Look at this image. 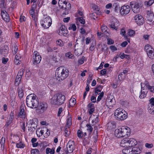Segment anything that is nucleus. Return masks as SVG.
Segmentation results:
<instances>
[{
    "instance_id": "nucleus-1",
    "label": "nucleus",
    "mask_w": 154,
    "mask_h": 154,
    "mask_svg": "<svg viewBox=\"0 0 154 154\" xmlns=\"http://www.w3.org/2000/svg\"><path fill=\"white\" fill-rule=\"evenodd\" d=\"M69 74V71L68 69L62 66H60L56 70L55 79L58 81L61 82L68 77Z\"/></svg>"
},
{
    "instance_id": "nucleus-2",
    "label": "nucleus",
    "mask_w": 154,
    "mask_h": 154,
    "mask_svg": "<svg viewBox=\"0 0 154 154\" xmlns=\"http://www.w3.org/2000/svg\"><path fill=\"white\" fill-rule=\"evenodd\" d=\"M26 103L27 106L30 108H36L38 104V101L36 95L31 94L26 97Z\"/></svg>"
},
{
    "instance_id": "nucleus-3",
    "label": "nucleus",
    "mask_w": 154,
    "mask_h": 154,
    "mask_svg": "<svg viewBox=\"0 0 154 154\" xmlns=\"http://www.w3.org/2000/svg\"><path fill=\"white\" fill-rule=\"evenodd\" d=\"M130 129L127 126H122L119 127L115 131V135L119 138L128 136L130 134Z\"/></svg>"
},
{
    "instance_id": "nucleus-4",
    "label": "nucleus",
    "mask_w": 154,
    "mask_h": 154,
    "mask_svg": "<svg viewBox=\"0 0 154 154\" xmlns=\"http://www.w3.org/2000/svg\"><path fill=\"white\" fill-rule=\"evenodd\" d=\"M65 101V97L64 95L59 94H55L52 98L51 103L53 105H60Z\"/></svg>"
},
{
    "instance_id": "nucleus-5",
    "label": "nucleus",
    "mask_w": 154,
    "mask_h": 154,
    "mask_svg": "<svg viewBox=\"0 0 154 154\" xmlns=\"http://www.w3.org/2000/svg\"><path fill=\"white\" fill-rule=\"evenodd\" d=\"M136 140L133 138H125L122 140L120 143V146L123 147L130 148L137 144Z\"/></svg>"
},
{
    "instance_id": "nucleus-6",
    "label": "nucleus",
    "mask_w": 154,
    "mask_h": 154,
    "mask_svg": "<svg viewBox=\"0 0 154 154\" xmlns=\"http://www.w3.org/2000/svg\"><path fill=\"white\" fill-rule=\"evenodd\" d=\"M115 116L117 119L123 120L127 117V114L121 108H117L115 112Z\"/></svg>"
},
{
    "instance_id": "nucleus-7",
    "label": "nucleus",
    "mask_w": 154,
    "mask_h": 154,
    "mask_svg": "<svg viewBox=\"0 0 154 154\" xmlns=\"http://www.w3.org/2000/svg\"><path fill=\"white\" fill-rule=\"evenodd\" d=\"M42 26L44 29L48 28L52 24V20L49 16L44 15V18L40 22Z\"/></svg>"
},
{
    "instance_id": "nucleus-8",
    "label": "nucleus",
    "mask_w": 154,
    "mask_h": 154,
    "mask_svg": "<svg viewBox=\"0 0 154 154\" xmlns=\"http://www.w3.org/2000/svg\"><path fill=\"white\" fill-rule=\"evenodd\" d=\"M147 23L150 25H152L154 21V15L151 10H148L146 16Z\"/></svg>"
},
{
    "instance_id": "nucleus-9",
    "label": "nucleus",
    "mask_w": 154,
    "mask_h": 154,
    "mask_svg": "<svg viewBox=\"0 0 154 154\" xmlns=\"http://www.w3.org/2000/svg\"><path fill=\"white\" fill-rule=\"evenodd\" d=\"M42 57L40 55L38 52L37 51H34L33 56V60H32L33 64L34 65H36L39 63L41 60Z\"/></svg>"
},
{
    "instance_id": "nucleus-10",
    "label": "nucleus",
    "mask_w": 154,
    "mask_h": 154,
    "mask_svg": "<svg viewBox=\"0 0 154 154\" xmlns=\"http://www.w3.org/2000/svg\"><path fill=\"white\" fill-rule=\"evenodd\" d=\"M141 88H144V86L150 92L154 93V86H151L149 82L147 81H145L144 82L141 83Z\"/></svg>"
},
{
    "instance_id": "nucleus-11",
    "label": "nucleus",
    "mask_w": 154,
    "mask_h": 154,
    "mask_svg": "<svg viewBox=\"0 0 154 154\" xmlns=\"http://www.w3.org/2000/svg\"><path fill=\"white\" fill-rule=\"evenodd\" d=\"M67 152L71 153L75 149V143L73 141H69L67 144Z\"/></svg>"
},
{
    "instance_id": "nucleus-12",
    "label": "nucleus",
    "mask_w": 154,
    "mask_h": 154,
    "mask_svg": "<svg viewBox=\"0 0 154 154\" xmlns=\"http://www.w3.org/2000/svg\"><path fill=\"white\" fill-rule=\"evenodd\" d=\"M135 22L138 25H142L144 22V20L143 17L141 15L137 14L134 17Z\"/></svg>"
},
{
    "instance_id": "nucleus-13",
    "label": "nucleus",
    "mask_w": 154,
    "mask_h": 154,
    "mask_svg": "<svg viewBox=\"0 0 154 154\" xmlns=\"http://www.w3.org/2000/svg\"><path fill=\"white\" fill-rule=\"evenodd\" d=\"M119 25L118 21L116 19L113 18L111 20V24L109 26L113 29L117 30V27Z\"/></svg>"
},
{
    "instance_id": "nucleus-14",
    "label": "nucleus",
    "mask_w": 154,
    "mask_h": 154,
    "mask_svg": "<svg viewBox=\"0 0 154 154\" xmlns=\"http://www.w3.org/2000/svg\"><path fill=\"white\" fill-rule=\"evenodd\" d=\"M1 15L3 19L6 22L9 20V15L6 10H1Z\"/></svg>"
},
{
    "instance_id": "nucleus-15",
    "label": "nucleus",
    "mask_w": 154,
    "mask_h": 154,
    "mask_svg": "<svg viewBox=\"0 0 154 154\" xmlns=\"http://www.w3.org/2000/svg\"><path fill=\"white\" fill-rule=\"evenodd\" d=\"M38 10H29V13L35 22H36L37 21V18L38 16Z\"/></svg>"
},
{
    "instance_id": "nucleus-16",
    "label": "nucleus",
    "mask_w": 154,
    "mask_h": 154,
    "mask_svg": "<svg viewBox=\"0 0 154 154\" xmlns=\"http://www.w3.org/2000/svg\"><path fill=\"white\" fill-rule=\"evenodd\" d=\"M68 31L65 28V26L62 25L60 27L59 32V34L60 35L66 36L67 34Z\"/></svg>"
},
{
    "instance_id": "nucleus-17",
    "label": "nucleus",
    "mask_w": 154,
    "mask_h": 154,
    "mask_svg": "<svg viewBox=\"0 0 154 154\" xmlns=\"http://www.w3.org/2000/svg\"><path fill=\"white\" fill-rule=\"evenodd\" d=\"M108 130H112L116 127V123L114 121L109 122L106 125Z\"/></svg>"
},
{
    "instance_id": "nucleus-18",
    "label": "nucleus",
    "mask_w": 154,
    "mask_h": 154,
    "mask_svg": "<svg viewBox=\"0 0 154 154\" xmlns=\"http://www.w3.org/2000/svg\"><path fill=\"white\" fill-rule=\"evenodd\" d=\"M24 87L23 85H22L21 87H19L18 89V94L20 98H21L23 97L24 95L23 90Z\"/></svg>"
},
{
    "instance_id": "nucleus-19",
    "label": "nucleus",
    "mask_w": 154,
    "mask_h": 154,
    "mask_svg": "<svg viewBox=\"0 0 154 154\" xmlns=\"http://www.w3.org/2000/svg\"><path fill=\"white\" fill-rule=\"evenodd\" d=\"M8 47L7 46H5L1 48L0 51L2 54L5 56L8 54Z\"/></svg>"
},
{
    "instance_id": "nucleus-20",
    "label": "nucleus",
    "mask_w": 154,
    "mask_h": 154,
    "mask_svg": "<svg viewBox=\"0 0 154 154\" xmlns=\"http://www.w3.org/2000/svg\"><path fill=\"white\" fill-rule=\"evenodd\" d=\"M148 92L147 89L141 88V91L139 97L141 99L144 98L146 96Z\"/></svg>"
},
{
    "instance_id": "nucleus-21",
    "label": "nucleus",
    "mask_w": 154,
    "mask_h": 154,
    "mask_svg": "<svg viewBox=\"0 0 154 154\" xmlns=\"http://www.w3.org/2000/svg\"><path fill=\"white\" fill-rule=\"evenodd\" d=\"M131 151L133 154H138L141 152V150L139 147H134L131 149Z\"/></svg>"
},
{
    "instance_id": "nucleus-22",
    "label": "nucleus",
    "mask_w": 154,
    "mask_h": 154,
    "mask_svg": "<svg viewBox=\"0 0 154 154\" xmlns=\"http://www.w3.org/2000/svg\"><path fill=\"white\" fill-rule=\"evenodd\" d=\"M39 109L41 110L42 112L45 110L47 108V105L46 104L40 103L38 107Z\"/></svg>"
},
{
    "instance_id": "nucleus-23",
    "label": "nucleus",
    "mask_w": 154,
    "mask_h": 154,
    "mask_svg": "<svg viewBox=\"0 0 154 154\" xmlns=\"http://www.w3.org/2000/svg\"><path fill=\"white\" fill-rule=\"evenodd\" d=\"M147 53L150 59H154V50L153 49L152 50H150V51Z\"/></svg>"
},
{
    "instance_id": "nucleus-24",
    "label": "nucleus",
    "mask_w": 154,
    "mask_h": 154,
    "mask_svg": "<svg viewBox=\"0 0 154 154\" xmlns=\"http://www.w3.org/2000/svg\"><path fill=\"white\" fill-rule=\"evenodd\" d=\"M67 2L65 0H59L58 4L61 8H64V6H66Z\"/></svg>"
},
{
    "instance_id": "nucleus-25",
    "label": "nucleus",
    "mask_w": 154,
    "mask_h": 154,
    "mask_svg": "<svg viewBox=\"0 0 154 154\" xmlns=\"http://www.w3.org/2000/svg\"><path fill=\"white\" fill-rule=\"evenodd\" d=\"M134 5V8L136 9H140V6L138 3L134 2H130V5L131 6H132Z\"/></svg>"
},
{
    "instance_id": "nucleus-26",
    "label": "nucleus",
    "mask_w": 154,
    "mask_h": 154,
    "mask_svg": "<svg viewBox=\"0 0 154 154\" xmlns=\"http://www.w3.org/2000/svg\"><path fill=\"white\" fill-rule=\"evenodd\" d=\"M113 101L112 99L110 100V101H107L106 103L107 106L108 107H112L114 104V103H113Z\"/></svg>"
},
{
    "instance_id": "nucleus-27",
    "label": "nucleus",
    "mask_w": 154,
    "mask_h": 154,
    "mask_svg": "<svg viewBox=\"0 0 154 154\" xmlns=\"http://www.w3.org/2000/svg\"><path fill=\"white\" fill-rule=\"evenodd\" d=\"M21 78V77L20 76L17 75L16 79L15 80V84L16 86H18L19 85L20 82Z\"/></svg>"
},
{
    "instance_id": "nucleus-28",
    "label": "nucleus",
    "mask_w": 154,
    "mask_h": 154,
    "mask_svg": "<svg viewBox=\"0 0 154 154\" xmlns=\"http://www.w3.org/2000/svg\"><path fill=\"white\" fill-rule=\"evenodd\" d=\"M76 103V101L74 98L71 99L69 101V105L71 107L73 106Z\"/></svg>"
},
{
    "instance_id": "nucleus-29",
    "label": "nucleus",
    "mask_w": 154,
    "mask_h": 154,
    "mask_svg": "<svg viewBox=\"0 0 154 154\" xmlns=\"http://www.w3.org/2000/svg\"><path fill=\"white\" fill-rule=\"evenodd\" d=\"M107 29L108 28L107 27L105 26L104 25H103L101 27L102 31L103 33L105 35H106L108 33V32L107 31Z\"/></svg>"
},
{
    "instance_id": "nucleus-30",
    "label": "nucleus",
    "mask_w": 154,
    "mask_h": 154,
    "mask_svg": "<svg viewBox=\"0 0 154 154\" xmlns=\"http://www.w3.org/2000/svg\"><path fill=\"white\" fill-rule=\"evenodd\" d=\"M13 119V116L12 114V116H11V117H10L9 119L6 121L5 126L6 127H8L12 122Z\"/></svg>"
},
{
    "instance_id": "nucleus-31",
    "label": "nucleus",
    "mask_w": 154,
    "mask_h": 154,
    "mask_svg": "<svg viewBox=\"0 0 154 154\" xmlns=\"http://www.w3.org/2000/svg\"><path fill=\"white\" fill-rule=\"evenodd\" d=\"M131 151V148H124L122 150L123 153L125 154H129L130 153Z\"/></svg>"
},
{
    "instance_id": "nucleus-32",
    "label": "nucleus",
    "mask_w": 154,
    "mask_h": 154,
    "mask_svg": "<svg viewBox=\"0 0 154 154\" xmlns=\"http://www.w3.org/2000/svg\"><path fill=\"white\" fill-rule=\"evenodd\" d=\"M11 105L12 107L14 108L16 106V103L15 102V98H11Z\"/></svg>"
},
{
    "instance_id": "nucleus-33",
    "label": "nucleus",
    "mask_w": 154,
    "mask_h": 154,
    "mask_svg": "<svg viewBox=\"0 0 154 154\" xmlns=\"http://www.w3.org/2000/svg\"><path fill=\"white\" fill-rule=\"evenodd\" d=\"M67 127L69 128L72 125V118L71 117H69L67 119Z\"/></svg>"
},
{
    "instance_id": "nucleus-34",
    "label": "nucleus",
    "mask_w": 154,
    "mask_h": 154,
    "mask_svg": "<svg viewBox=\"0 0 154 154\" xmlns=\"http://www.w3.org/2000/svg\"><path fill=\"white\" fill-rule=\"evenodd\" d=\"M152 49H153V48L149 45H146L145 47V50L147 53L150 51V50H152Z\"/></svg>"
},
{
    "instance_id": "nucleus-35",
    "label": "nucleus",
    "mask_w": 154,
    "mask_h": 154,
    "mask_svg": "<svg viewBox=\"0 0 154 154\" xmlns=\"http://www.w3.org/2000/svg\"><path fill=\"white\" fill-rule=\"evenodd\" d=\"M152 106H149L148 109V112L152 115H154V109Z\"/></svg>"
},
{
    "instance_id": "nucleus-36",
    "label": "nucleus",
    "mask_w": 154,
    "mask_h": 154,
    "mask_svg": "<svg viewBox=\"0 0 154 154\" xmlns=\"http://www.w3.org/2000/svg\"><path fill=\"white\" fill-rule=\"evenodd\" d=\"M75 20L76 21H79L82 24H84L85 23V20L82 17H78Z\"/></svg>"
},
{
    "instance_id": "nucleus-37",
    "label": "nucleus",
    "mask_w": 154,
    "mask_h": 154,
    "mask_svg": "<svg viewBox=\"0 0 154 154\" xmlns=\"http://www.w3.org/2000/svg\"><path fill=\"white\" fill-rule=\"evenodd\" d=\"M130 10H119V12L123 16H125L128 13Z\"/></svg>"
},
{
    "instance_id": "nucleus-38",
    "label": "nucleus",
    "mask_w": 154,
    "mask_h": 154,
    "mask_svg": "<svg viewBox=\"0 0 154 154\" xmlns=\"http://www.w3.org/2000/svg\"><path fill=\"white\" fill-rule=\"evenodd\" d=\"M19 116H22L21 117L23 118H25V113L24 112V110L23 109H20Z\"/></svg>"
},
{
    "instance_id": "nucleus-39",
    "label": "nucleus",
    "mask_w": 154,
    "mask_h": 154,
    "mask_svg": "<svg viewBox=\"0 0 154 154\" xmlns=\"http://www.w3.org/2000/svg\"><path fill=\"white\" fill-rule=\"evenodd\" d=\"M77 134V136L80 138H82L84 135L82 131L80 130L78 131Z\"/></svg>"
},
{
    "instance_id": "nucleus-40",
    "label": "nucleus",
    "mask_w": 154,
    "mask_h": 154,
    "mask_svg": "<svg viewBox=\"0 0 154 154\" xmlns=\"http://www.w3.org/2000/svg\"><path fill=\"white\" fill-rule=\"evenodd\" d=\"M66 56L69 59H72L74 57V55L70 52L66 53Z\"/></svg>"
},
{
    "instance_id": "nucleus-41",
    "label": "nucleus",
    "mask_w": 154,
    "mask_h": 154,
    "mask_svg": "<svg viewBox=\"0 0 154 154\" xmlns=\"http://www.w3.org/2000/svg\"><path fill=\"white\" fill-rule=\"evenodd\" d=\"M45 131H46V132L45 134L44 137L46 138L48 137L50 134V131L48 129L46 128H45Z\"/></svg>"
},
{
    "instance_id": "nucleus-42",
    "label": "nucleus",
    "mask_w": 154,
    "mask_h": 154,
    "mask_svg": "<svg viewBox=\"0 0 154 154\" xmlns=\"http://www.w3.org/2000/svg\"><path fill=\"white\" fill-rule=\"evenodd\" d=\"M154 2V0H150L148 2H146L145 4L147 6H150Z\"/></svg>"
},
{
    "instance_id": "nucleus-43",
    "label": "nucleus",
    "mask_w": 154,
    "mask_h": 154,
    "mask_svg": "<svg viewBox=\"0 0 154 154\" xmlns=\"http://www.w3.org/2000/svg\"><path fill=\"white\" fill-rule=\"evenodd\" d=\"M99 121V119L98 116H97L95 119H93L92 121V123L93 124V125H94L97 123H98Z\"/></svg>"
},
{
    "instance_id": "nucleus-44",
    "label": "nucleus",
    "mask_w": 154,
    "mask_h": 154,
    "mask_svg": "<svg viewBox=\"0 0 154 154\" xmlns=\"http://www.w3.org/2000/svg\"><path fill=\"white\" fill-rule=\"evenodd\" d=\"M56 43L57 45H58L60 47L63 46V41L60 39L57 40L56 41Z\"/></svg>"
},
{
    "instance_id": "nucleus-45",
    "label": "nucleus",
    "mask_w": 154,
    "mask_h": 154,
    "mask_svg": "<svg viewBox=\"0 0 154 154\" xmlns=\"http://www.w3.org/2000/svg\"><path fill=\"white\" fill-rule=\"evenodd\" d=\"M112 8L115 10H118L119 9L120 6L117 3H114L112 5Z\"/></svg>"
},
{
    "instance_id": "nucleus-46",
    "label": "nucleus",
    "mask_w": 154,
    "mask_h": 154,
    "mask_svg": "<svg viewBox=\"0 0 154 154\" xmlns=\"http://www.w3.org/2000/svg\"><path fill=\"white\" fill-rule=\"evenodd\" d=\"M69 30L72 29L73 31H75L76 29V27L75 24H72L68 28Z\"/></svg>"
},
{
    "instance_id": "nucleus-47",
    "label": "nucleus",
    "mask_w": 154,
    "mask_h": 154,
    "mask_svg": "<svg viewBox=\"0 0 154 154\" xmlns=\"http://www.w3.org/2000/svg\"><path fill=\"white\" fill-rule=\"evenodd\" d=\"M31 154H39V151L38 149H32L31 151Z\"/></svg>"
},
{
    "instance_id": "nucleus-48",
    "label": "nucleus",
    "mask_w": 154,
    "mask_h": 154,
    "mask_svg": "<svg viewBox=\"0 0 154 154\" xmlns=\"http://www.w3.org/2000/svg\"><path fill=\"white\" fill-rule=\"evenodd\" d=\"M65 136L66 137H68L70 134V131L69 130H68L67 128H66L64 131Z\"/></svg>"
},
{
    "instance_id": "nucleus-49",
    "label": "nucleus",
    "mask_w": 154,
    "mask_h": 154,
    "mask_svg": "<svg viewBox=\"0 0 154 154\" xmlns=\"http://www.w3.org/2000/svg\"><path fill=\"white\" fill-rule=\"evenodd\" d=\"M24 71V69H20L17 75L22 77V76L23 75Z\"/></svg>"
},
{
    "instance_id": "nucleus-50",
    "label": "nucleus",
    "mask_w": 154,
    "mask_h": 154,
    "mask_svg": "<svg viewBox=\"0 0 154 154\" xmlns=\"http://www.w3.org/2000/svg\"><path fill=\"white\" fill-rule=\"evenodd\" d=\"M125 75L122 72L119 74L118 76V79L119 80H121L124 79Z\"/></svg>"
},
{
    "instance_id": "nucleus-51",
    "label": "nucleus",
    "mask_w": 154,
    "mask_h": 154,
    "mask_svg": "<svg viewBox=\"0 0 154 154\" xmlns=\"http://www.w3.org/2000/svg\"><path fill=\"white\" fill-rule=\"evenodd\" d=\"M104 93L103 92H101L99 95L97 99V102H98L101 99L102 97H103Z\"/></svg>"
},
{
    "instance_id": "nucleus-52",
    "label": "nucleus",
    "mask_w": 154,
    "mask_h": 154,
    "mask_svg": "<svg viewBox=\"0 0 154 154\" xmlns=\"http://www.w3.org/2000/svg\"><path fill=\"white\" fill-rule=\"evenodd\" d=\"M90 7L91 8L93 9V10H96V9L100 8H99V7L97 5L94 4H91V5Z\"/></svg>"
},
{
    "instance_id": "nucleus-53",
    "label": "nucleus",
    "mask_w": 154,
    "mask_h": 154,
    "mask_svg": "<svg viewBox=\"0 0 154 154\" xmlns=\"http://www.w3.org/2000/svg\"><path fill=\"white\" fill-rule=\"evenodd\" d=\"M16 146L18 148H23L24 147V145L21 142L16 143Z\"/></svg>"
},
{
    "instance_id": "nucleus-54",
    "label": "nucleus",
    "mask_w": 154,
    "mask_h": 154,
    "mask_svg": "<svg viewBox=\"0 0 154 154\" xmlns=\"http://www.w3.org/2000/svg\"><path fill=\"white\" fill-rule=\"evenodd\" d=\"M128 35L130 36H134L135 34V32L133 30H130L128 32Z\"/></svg>"
},
{
    "instance_id": "nucleus-55",
    "label": "nucleus",
    "mask_w": 154,
    "mask_h": 154,
    "mask_svg": "<svg viewBox=\"0 0 154 154\" xmlns=\"http://www.w3.org/2000/svg\"><path fill=\"white\" fill-rule=\"evenodd\" d=\"M71 5L70 3H67L66 6H64V8H64L65 10H69L71 9Z\"/></svg>"
},
{
    "instance_id": "nucleus-56",
    "label": "nucleus",
    "mask_w": 154,
    "mask_h": 154,
    "mask_svg": "<svg viewBox=\"0 0 154 154\" xmlns=\"http://www.w3.org/2000/svg\"><path fill=\"white\" fill-rule=\"evenodd\" d=\"M86 126L87 127V130L88 131H89L90 132H91L93 130V128L90 125L87 124L86 125Z\"/></svg>"
},
{
    "instance_id": "nucleus-57",
    "label": "nucleus",
    "mask_w": 154,
    "mask_h": 154,
    "mask_svg": "<svg viewBox=\"0 0 154 154\" xmlns=\"http://www.w3.org/2000/svg\"><path fill=\"white\" fill-rule=\"evenodd\" d=\"M129 8L130 6L128 5H125L121 7L120 10H126L129 9Z\"/></svg>"
},
{
    "instance_id": "nucleus-58",
    "label": "nucleus",
    "mask_w": 154,
    "mask_h": 154,
    "mask_svg": "<svg viewBox=\"0 0 154 154\" xmlns=\"http://www.w3.org/2000/svg\"><path fill=\"white\" fill-rule=\"evenodd\" d=\"M114 42V41L111 38H108L107 39V44L109 45L112 44Z\"/></svg>"
},
{
    "instance_id": "nucleus-59",
    "label": "nucleus",
    "mask_w": 154,
    "mask_h": 154,
    "mask_svg": "<svg viewBox=\"0 0 154 154\" xmlns=\"http://www.w3.org/2000/svg\"><path fill=\"white\" fill-rule=\"evenodd\" d=\"M85 59V57H83L79 59L78 61V63L79 64H82L84 63V60Z\"/></svg>"
},
{
    "instance_id": "nucleus-60",
    "label": "nucleus",
    "mask_w": 154,
    "mask_h": 154,
    "mask_svg": "<svg viewBox=\"0 0 154 154\" xmlns=\"http://www.w3.org/2000/svg\"><path fill=\"white\" fill-rule=\"evenodd\" d=\"M18 50V48L17 46L15 45L14 46V50L13 52V54H16Z\"/></svg>"
},
{
    "instance_id": "nucleus-61",
    "label": "nucleus",
    "mask_w": 154,
    "mask_h": 154,
    "mask_svg": "<svg viewBox=\"0 0 154 154\" xmlns=\"http://www.w3.org/2000/svg\"><path fill=\"white\" fill-rule=\"evenodd\" d=\"M153 146V145L152 143H146L145 144V146L148 148H152Z\"/></svg>"
},
{
    "instance_id": "nucleus-62",
    "label": "nucleus",
    "mask_w": 154,
    "mask_h": 154,
    "mask_svg": "<svg viewBox=\"0 0 154 154\" xmlns=\"http://www.w3.org/2000/svg\"><path fill=\"white\" fill-rule=\"evenodd\" d=\"M88 107L89 109L95 108L94 104L91 103H90L88 105Z\"/></svg>"
},
{
    "instance_id": "nucleus-63",
    "label": "nucleus",
    "mask_w": 154,
    "mask_h": 154,
    "mask_svg": "<svg viewBox=\"0 0 154 154\" xmlns=\"http://www.w3.org/2000/svg\"><path fill=\"white\" fill-rule=\"evenodd\" d=\"M110 49L113 51H114L117 50V48L114 45H111L110 46Z\"/></svg>"
},
{
    "instance_id": "nucleus-64",
    "label": "nucleus",
    "mask_w": 154,
    "mask_h": 154,
    "mask_svg": "<svg viewBox=\"0 0 154 154\" xmlns=\"http://www.w3.org/2000/svg\"><path fill=\"white\" fill-rule=\"evenodd\" d=\"M149 101L151 104V106H154V97H152L149 100Z\"/></svg>"
}]
</instances>
